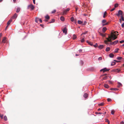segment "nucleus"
Here are the masks:
<instances>
[{
    "instance_id": "nucleus-41",
    "label": "nucleus",
    "mask_w": 124,
    "mask_h": 124,
    "mask_svg": "<svg viewBox=\"0 0 124 124\" xmlns=\"http://www.w3.org/2000/svg\"><path fill=\"white\" fill-rule=\"evenodd\" d=\"M86 23H87V22H86V21H85L84 22V23H83L82 24V25H85L86 24Z\"/></svg>"
},
{
    "instance_id": "nucleus-14",
    "label": "nucleus",
    "mask_w": 124,
    "mask_h": 124,
    "mask_svg": "<svg viewBox=\"0 0 124 124\" xmlns=\"http://www.w3.org/2000/svg\"><path fill=\"white\" fill-rule=\"evenodd\" d=\"M104 47L103 45H100L99 46H98V48L99 49H101L103 48Z\"/></svg>"
},
{
    "instance_id": "nucleus-35",
    "label": "nucleus",
    "mask_w": 124,
    "mask_h": 124,
    "mask_svg": "<svg viewBox=\"0 0 124 124\" xmlns=\"http://www.w3.org/2000/svg\"><path fill=\"white\" fill-rule=\"evenodd\" d=\"M76 38V35H75L74 34L73 35V39H75Z\"/></svg>"
},
{
    "instance_id": "nucleus-49",
    "label": "nucleus",
    "mask_w": 124,
    "mask_h": 124,
    "mask_svg": "<svg viewBox=\"0 0 124 124\" xmlns=\"http://www.w3.org/2000/svg\"><path fill=\"white\" fill-rule=\"evenodd\" d=\"M102 58L101 57H99L98 59V60L99 61L101 60H102Z\"/></svg>"
},
{
    "instance_id": "nucleus-20",
    "label": "nucleus",
    "mask_w": 124,
    "mask_h": 124,
    "mask_svg": "<svg viewBox=\"0 0 124 124\" xmlns=\"http://www.w3.org/2000/svg\"><path fill=\"white\" fill-rule=\"evenodd\" d=\"M60 19L62 21H63L64 20V17L63 16H62L60 17Z\"/></svg>"
},
{
    "instance_id": "nucleus-7",
    "label": "nucleus",
    "mask_w": 124,
    "mask_h": 124,
    "mask_svg": "<svg viewBox=\"0 0 124 124\" xmlns=\"http://www.w3.org/2000/svg\"><path fill=\"white\" fill-rule=\"evenodd\" d=\"M17 14L16 13H15L12 17V18L13 19H15L17 18Z\"/></svg>"
},
{
    "instance_id": "nucleus-33",
    "label": "nucleus",
    "mask_w": 124,
    "mask_h": 124,
    "mask_svg": "<svg viewBox=\"0 0 124 124\" xmlns=\"http://www.w3.org/2000/svg\"><path fill=\"white\" fill-rule=\"evenodd\" d=\"M104 103H101L99 104L98 105L100 106H102L103 105H104Z\"/></svg>"
},
{
    "instance_id": "nucleus-46",
    "label": "nucleus",
    "mask_w": 124,
    "mask_h": 124,
    "mask_svg": "<svg viewBox=\"0 0 124 124\" xmlns=\"http://www.w3.org/2000/svg\"><path fill=\"white\" fill-rule=\"evenodd\" d=\"M106 121L108 123V124H109V122L108 119H106Z\"/></svg>"
},
{
    "instance_id": "nucleus-50",
    "label": "nucleus",
    "mask_w": 124,
    "mask_h": 124,
    "mask_svg": "<svg viewBox=\"0 0 124 124\" xmlns=\"http://www.w3.org/2000/svg\"><path fill=\"white\" fill-rule=\"evenodd\" d=\"M96 114H102V113H100V112H95Z\"/></svg>"
},
{
    "instance_id": "nucleus-22",
    "label": "nucleus",
    "mask_w": 124,
    "mask_h": 124,
    "mask_svg": "<svg viewBox=\"0 0 124 124\" xmlns=\"http://www.w3.org/2000/svg\"><path fill=\"white\" fill-rule=\"evenodd\" d=\"M110 47H108L106 49V52H108L109 51V50H110Z\"/></svg>"
},
{
    "instance_id": "nucleus-45",
    "label": "nucleus",
    "mask_w": 124,
    "mask_h": 124,
    "mask_svg": "<svg viewBox=\"0 0 124 124\" xmlns=\"http://www.w3.org/2000/svg\"><path fill=\"white\" fill-rule=\"evenodd\" d=\"M115 112V111L114 110H112L111 111V114H114Z\"/></svg>"
},
{
    "instance_id": "nucleus-56",
    "label": "nucleus",
    "mask_w": 124,
    "mask_h": 124,
    "mask_svg": "<svg viewBox=\"0 0 124 124\" xmlns=\"http://www.w3.org/2000/svg\"><path fill=\"white\" fill-rule=\"evenodd\" d=\"M35 0H33V3L35 4Z\"/></svg>"
},
{
    "instance_id": "nucleus-21",
    "label": "nucleus",
    "mask_w": 124,
    "mask_h": 124,
    "mask_svg": "<svg viewBox=\"0 0 124 124\" xmlns=\"http://www.w3.org/2000/svg\"><path fill=\"white\" fill-rule=\"evenodd\" d=\"M45 18L47 19H49L50 18L49 16L48 15H47L45 16Z\"/></svg>"
},
{
    "instance_id": "nucleus-58",
    "label": "nucleus",
    "mask_w": 124,
    "mask_h": 124,
    "mask_svg": "<svg viewBox=\"0 0 124 124\" xmlns=\"http://www.w3.org/2000/svg\"><path fill=\"white\" fill-rule=\"evenodd\" d=\"M107 75V74H104L102 75V76H105Z\"/></svg>"
},
{
    "instance_id": "nucleus-6",
    "label": "nucleus",
    "mask_w": 124,
    "mask_h": 124,
    "mask_svg": "<svg viewBox=\"0 0 124 124\" xmlns=\"http://www.w3.org/2000/svg\"><path fill=\"white\" fill-rule=\"evenodd\" d=\"M118 42V40H117L116 41H115L113 42H111V45H115Z\"/></svg>"
},
{
    "instance_id": "nucleus-17",
    "label": "nucleus",
    "mask_w": 124,
    "mask_h": 124,
    "mask_svg": "<svg viewBox=\"0 0 124 124\" xmlns=\"http://www.w3.org/2000/svg\"><path fill=\"white\" fill-rule=\"evenodd\" d=\"M70 20L71 21L73 22L74 21V18L73 17H71L70 18ZM74 21L75 23H76V21L75 20H74Z\"/></svg>"
},
{
    "instance_id": "nucleus-43",
    "label": "nucleus",
    "mask_w": 124,
    "mask_h": 124,
    "mask_svg": "<svg viewBox=\"0 0 124 124\" xmlns=\"http://www.w3.org/2000/svg\"><path fill=\"white\" fill-rule=\"evenodd\" d=\"M85 41L84 39L83 38L82 40H81V42L82 43L83 42Z\"/></svg>"
},
{
    "instance_id": "nucleus-48",
    "label": "nucleus",
    "mask_w": 124,
    "mask_h": 124,
    "mask_svg": "<svg viewBox=\"0 0 124 124\" xmlns=\"http://www.w3.org/2000/svg\"><path fill=\"white\" fill-rule=\"evenodd\" d=\"M97 43H96V44L95 45H93V46H94L95 47H97Z\"/></svg>"
},
{
    "instance_id": "nucleus-39",
    "label": "nucleus",
    "mask_w": 124,
    "mask_h": 124,
    "mask_svg": "<svg viewBox=\"0 0 124 124\" xmlns=\"http://www.w3.org/2000/svg\"><path fill=\"white\" fill-rule=\"evenodd\" d=\"M106 22V21L105 20H103L102 21V23H105Z\"/></svg>"
},
{
    "instance_id": "nucleus-44",
    "label": "nucleus",
    "mask_w": 124,
    "mask_h": 124,
    "mask_svg": "<svg viewBox=\"0 0 124 124\" xmlns=\"http://www.w3.org/2000/svg\"><path fill=\"white\" fill-rule=\"evenodd\" d=\"M112 100L110 98H108L107 99V101L108 102H110Z\"/></svg>"
},
{
    "instance_id": "nucleus-5",
    "label": "nucleus",
    "mask_w": 124,
    "mask_h": 124,
    "mask_svg": "<svg viewBox=\"0 0 124 124\" xmlns=\"http://www.w3.org/2000/svg\"><path fill=\"white\" fill-rule=\"evenodd\" d=\"M109 69H108L106 68H105L103 69H102L100 70L101 71H103V72H104L106 71H108Z\"/></svg>"
},
{
    "instance_id": "nucleus-34",
    "label": "nucleus",
    "mask_w": 124,
    "mask_h": 124,
    "mask_svg": "<svg viewBox=\"0 0 124 124\" xmlns=\"http://www.w3.org/2000/svg\"><path fill=\"white\" fill-rule=\"evenodd\" d=\"M122 58V57H118L117 58V59L118 60H121Z\"/></svg>"
},
{
    "instance_id": "nucleus-9",
    "label": "nucleus",
    "mask_w": 124,
    "mask_h": 124,
    "mask_svg": "<svg viewBox=\"0 0 124 124\" xmlns=\"http://www.w3.org/2000/svg\"><path fill=\"white\" fill-rule=\"evenodd\" d=\"M117 83L118 84L117 85V87H119L121 86H122V85L121 83L119 82H118Z\"/></svg>"
},
{
    "instance_id": "nucleus-55",
    "label": "nucleus",
    "mask_w": 124,
    "mask_h": 124,
    "mask_svg": "<svg viewBox=\"0 0 124 124\" xmlns=\"http://www.w3.org/2000/svg\"><path fill=\"white\" fill-rule=\"evenodd\" d=\"M39 21L40 22V23H41L42 22V20L41 19H39Z\"/></svg>"
},
{
    "instance_id": "nucleus-60",
    "label": "nucleus",
    "mask_w": 124,
    "mask_h": 124,
    "mask_svg": "<svg viewBox=\"0 0 124 124\" xmlns=\"http://www.w3.org/2000/svg\"><path fill=\"white\" fill-rule=\"evenodd\" d=\"M78 8H76V11H77V10H78Z\"/></svg>"
},
{
    "instance_id": "nucleus-11",
    "label": "nucleus",
    "mask_w": 124,
    "mask_h": 124,
    "mask_svg": "<svg viewBox=\"0 0 124 124\" xmlns=\"http://www.w3.org/2000/svg\"><path fill=\"white\" fill-rule=\"evenodd\" d=\"M63 31L64 33H65V34H66L67 32V31L66 30V28H64L63 30Z\"/></svg>"
},
{
    "instance_id": "nucleus-4",
    "label": "nucleus",
    "mask_w": 124,
    "mask_h": 124,
    "mask_svg": "<svg viewBox=\"0 0 124 124\" xmlns=\"http://www.w3.org/2000/svg\"><path fill=\"white\" fill-rule=\"evenodd\" d=\"M29 8H31V9L32 10L34 8V7L32 4H31L28 6V8L29 9Z\"/></svg>"
},
{
    "instance_id": "nucleus-61",
    "label": "nucleus",
    "mask_w": 124,
    "mask_h": 124,
    "mask_svg": "<svg viewBox=\"0 0 124 124\" xmlns=\"http://www.w3.org/2000/svg\"><path fill=\"white\" fill-rule=\"evenodd\" d=\"M108 22H107L106 23H105V24H106V25H108Z\"/></svg>"
},
{
    "instance_id": "nucleus-13",
    "label": "nucleus",
    "mask_w": 124,
    "mask_h": 124,
    "mask_svg": "<svg viewBox=\"0 0 124 124\" xmlns=\"http://www.w3.org/2000/svg\"><path fill=\"white\" fill-rule=\"evenodd\" d=\"M110 90L112 91H118V89L116 88H111L110 89Z\"/></svg>"
},
{
    "instance_id": "nucleus-29",
    "label": "nucleus",
    "mask_w": 124,
    "mask_h": 124,
    "mask_svg": "<svg viewBox=\"0 0 124 124\" xmlns=\"http://www.w3.org/2000/svg\"><path fill=\"white\" fill-rule=\"evenodd\" d=\"M4 120H5L6 121L7 120V116H4Z\"/></svg>"
},
{
    "instance_id": "nucleus-51",
    "label": "nucleus",
    "mask_w": 124,
    "mask_h": 124,
    "mask_svg": "<svg viewBox=\"0 0 124 124\" xmlns=\"http://www.w3.org/2000/svg\"><path fill=\"white\" fill-rule=\"evenodd\" d=\"M119 42L120 43H122L124 42V40H122L121 41H119Z\"/></svg>"
},
{
    "instance_id": "nucleus-16",
    "label": "nucleus",
    "mask_w": 124,
    "mask_h": 124,
    "mask_svg": "<svg viewBox=\"0 0 124 124\" xmlns=\"http://www.w3.org/2000/svg\"><path fill=\"white\" fill-rule=\"evenodd\" d=\"M87 42L91 46H93V45L92 43H91V42H90L88 41H87Z\"/></svg>"
},
{
    "instance_id": "nucleus-40",
    "label": "nucleus",
    "mask_w": 124,
    "mask_h": 124,
    "mask_svg": "<svg viewBox=\"0 0 124 124\" xmlns=\"http://www.w3.org/2000/svg\"><path fill=\"white\" fill-rule=\"evenodd\" d=\"M118 6V4L117 3H116L115 4L114 6L115 8L117 7Z\"/></svg>"
},
{
    "instance_id": "nucleus-8",
    "label": "nucleus",
    "mask_w": 124,
    "mask_h": 124,
    "mask_svg": "<svg viewBox=\"0 0 124 124\" xmlns=\"http://www.w3.org/2000/svg\"><path fill=\"white\" fill-rule=\"evenodd\" d=\"M107 30V29L106 27H104L102 29V31L103 33H105L106 30Z\"/></svg>"
},
{
    "instance_id": "nucleus-64",
    "label": "nucleus",
    "mask_w": 124,
    "mask_h": 124,
    "mask_svg": "<svg viewBox=\"0 0 124 124\" xmlns=\"http://www.w3.org/2000/svg\"><path fill=\"white\" fill-rule=\"evenodd\" d=\"M44 21L45 22H47L48 20L47 19H45L44 20Z\"/></svg>"
},
{
    "instance_id": "nucleus-3",
    "label": "nucleus",
    "mask_w": 124,
    "mask_h": 124,
    "mask_svg": "<svg viewBox=\"0 0 124 124\" xmlns=\"http://www.w3.org/2000/svg\"><path fill=\"white\" fill-rule=\"evenodd\" d=\"M70 10V8H68L66 10L63 11V12H61V14L62 15H66L67 12L69 11Z\"/></svg>"
},
{
    "instance_id": "nucleus-57",
    "label": "nucleus",
    "mask_w": 124,
    "mask_h": 124,
    "mask_svg": "<svg viewBox=\"0 0 124 124\" xmlns=\"http://www.w3.org/2000/svg\"><path fill=\"white\" fill-rule=\"evenodd\" d=\"M124 122H120V124H124Z\"/></svg>"
},
{
    "instance_id": "nucleus-62",
    "label": "nucleus",
    "mask_w": 124,
    "mask_h": 124,
    "mask_svg": "<svg viewBox=\"0 0 124 124\" xmlns=\"http://www.w3.org/2000/svg\"><path fill=\"white\" fill-rule=\"evenodd\" d=\"M101 110V109L100 108L98 109V111H99L100 110Z\"/></svg>"
},
{
    "instance_id": "nucleus-59",
    "label": "nucleus",
    "mask_w": 124,
    "mask_h": 124,
    "mask_svg": "<svg viewBox=\"0 0 124 124\" xmlns=\"http://www.w3.org/2000/svg\"><path fill=\"white\" fill-rule=\"evenodd\" d=\"M119 21H120V22L121 23H122V20H121V19H120Z\"/></svg>"
},
{
    "instance_id": "nucleus-19",
    "label": "nucleus",
    "mask_w": 124,
    "mask_h": 124,
    "mask_svg": "<svg viewBox=\"0 0 124 124\" xmlns=\"http://www.w3.org/2000/svg\"><path fill=\"white\" fill-rule=\"evenodd\" d=\"M83 96L84 97L86 98L88 96V94L87 93H84Z\"/></svg>"
},
{
    "instance_id": "nucleus-18",
    "label": "nucleus",
    "mask_w": 124,
    "mask_h": 124,
    "mask_svg": "<svg viewBox=\"0 0 124 124\" xmlns=\"http://www.w3.org/2000/svg\"><path fill=\"white\" fill-rule=\"evenodd\" d=\"M109 56L111 58L113 57L114 56V55L112 53H110L109 54Z\"/></svg>"
},
{
    "instance_id": "nucleus-47",
    "label": "nucleus",
    "mask_w": 124,
    "mask_h": 124,
    "mask_svg": "<svg viewBox=\"0 0 124 124\" xmlns=\"http://www.w3.org/2000/svg\"><path fill=\"white\" fill-rule=\"evenodd\" d=\"M56 12V10H53L52 12V13H55Z\"/></svg>"
},
{
    "instance_id": "nucleus-2",
    "label": "nucleus",
    "mask_w": 124,
    "mask_h": 124,
    "mask_svg": "<svg viewBox=\"0 0 124 124\" xmlns=\"http://www.w3.org/2000/svg\"><path fill=\"white\" fill-rule=\"evenodd\" d=\"M117 16L118 17L120 15L121 16H124V14H123V12L121 10H119L117 13L116 14Z\"/></svg>"
},
{
    "instance_id": "nucleus-15",
    "label": "nucleus",
    "mask_w": 124,
    "mask_h": 124,
    "mask_svg": "<svg viewBox=\"0 0 124 124\" xmlns=\"http://www.w3.org/2000/svg\"><path fill=\"white\" fill-rule=\"evenodd\" d=\"M12 21V20L11 19H10L7 22V24L8 25H9L11 22Z\"/></svg>"
},
{
    "instance_id": "nucleus-23",
    "label": "nucleus",
    "mask_w": 124,
    "mask_h": 124,
    "mask_svg": "<svg viewBox=\"0 0 124 124\" xmlns=\"http://www.w3.org/2000/svg\"><path fill=\"white\" fill-rule=\"evenodd\" d=\"M78 23L79 24H82L83 23V22L80 20H78Z\"/></svg>"
},
{
    "instance_id": "nucleus-63",
    "label": "nucleus",
    "mask_w": 124,
    "mask_h": 124,
    "mask_svg": "<svg viewBox=\"0 0 124 124\" xmlns=\"http://www.w3.org/2000/svg\"><path fill=\"white\" fill-rule=\"evenodd\" d=\"M16 1V0H13V1L14 2H15Z\"/></svg>"
},
{
    "instance_id": "nucleus-53",
    "label": "nucleus",
    "mask_w": 124,
    "mask_h": 124,
    "mask_svg": "<svg viewBox=\"0 0 124 124\" xmlns=\"http://www.w3.org/2000/svg\"><path fill=\"white\" fill-rule=\"evenodd\" d=\"M115 8H113L112 9H111V10H110V11H113V10H115Z\"/></svg>"
},
{
    "instance_id": "nucleus-24",
    "label": "nucleus",
    "mask_w": 124,
    "mask_h": 124,
    "mask_svg": "<svg viewBox=\"0 0 124 124\" xmlns=\"http://www.w3.org/2000/svg\"><path fill=\"white\" fill-rule=\"evenodd\" d=\"M107 13L106 11H105L104 14L103 16V18H104L106 16L107 14Z\"/></svg>"
},
{
    "instance_id": "nucleus-28",
    "label": "nucleus",
    "mask_w": 124,
    "mask_h": 124,
    "mask_svg": "<svg viewBox=\"0 0 124 124\" xmlns=\"http://www.w3.org/2000/svg\"><path fill=\"white\" fill-rule=\"evenodd\" d=\"M107 82H108V83L110 84H112L113 83V82L110 80L108 81Z\"/></svg>"
},
{
    "instance_id": "nucleus-27",
    "label": "nucleus",
    "mask_w": 124,
    "mask_h": 124,
    "mask_svg": "<svg viewBox=\"0 0 124 124\" xmlns=\"http://www.w3.org/2000/svg\"><path fill=\"white\" fill-rule=\"evenodd\" d=\"M99 34L100 35L102 36L103 37H104L105 36V35L104 34H103V33H99Z\"/></svg>"
},
{
    "instance_id": "nucleus-32",
    "label": "nucleus",
    "mask_w": 124,
    "mask_h": 124,
    "mask_svg": "<svg viewBox=\"0 0 124 124\" xmlns=\"http://www.w3.org/2000/svg\"><path fill=\"white\" fill-rule=\"evenodd\" d=\"M119 50V49L118 48H116V49L115 51V53H117L118 52V51Z\"/></svg>"
},
{
    "instance_id": "nucleus-38",
    "label": "nucleus",
    "mask_w": 124,
    "mask_h": 124,
    "mask_svg": "<svg viewBox=\"0 0 124 124\" xmlns=\"http://www.w3.org/2000/svg\"><path fill=\"white\" fill-rule=\"evenodd\" d=\"M123 16H121V19L123 21H124V17Z\"/></svg>"
},
{
    "instance_id": "nucleus-30",
    "label": "nucleus",
    "mask_w": 124,
    "mask_h": 124,
    "mask_svg": "<svg viewBox=\"0 0 124 124\" xmlns=\"http://www.w3.org/2000/svg\"><path fill=\"white\" fill-rule=\"evenodd\" d=\"M54 21H55V20L54 19H52V21L51 22H49V23H53L54 22Z\"/></svg>"
},
{
    "instance_id": "nucleus-25",
    "label": "nucleus",
    "mask_w": 124,
    "mask_h": 124,
    "mask_svg": "<svg viewBox=\"0 0 124 124\" xmlns=\"http://www.w3.org/2000/svg\"><path fill=\"white\" fill-rule=\"evenodd\" d=\"M104 86L106 88H109V86L107 85L106 84H105L104 85Z\"/></svg>"
},
{
    "instance_id": "nucleus-12",
    "label": "nucleus",
    "mask_w": 124,
    "mask_h": 124,
    "mask_svg": "<svg viewBox=\"0 0 124 124\" xmlns=\"http://www.w3.org/2000/svg\"><path fill=\"white\" fill-rule=\"evenodd\" d=\"M21 10V8H20L18 7L17 8V10L16 11V12L17 13H19L20 11Z\"/></svg>"
},
{
    "instance_id": "nucleus-42",
    "label": "nucleus",
    "mask_w": 124,
    "mask_h": 124,
    "mask_svg": "<svg viewBox=\"0 0 124 124\" xmlns=\"http://www.w3.org/2000/svg\"><path fill=\"white\" fill-rule=\"evenodd\" d=\"M3 115H1V114H0V117H1V119H3Z\"/></svg>"
},
{
    "instance_id": "nucleus-1",
    "label": "nucleus",
    "mask_w": 124,
    "mask_h": 124,
    "mask_svg": "<svg viewBox=\"0 0 124 124\" xmlns=\"http://www.w3.org/2000/svg\"><path fill=\"white\" fill-rule=\"evenodd\" d=\"M116 32L117 33H118L117 31H115L114 32H112L111 33V35L110 36H109L108 38H106L107 40L104 41L105 43L106 44H108V42H111V40H114L115 39H116L117 38L116 35L114 34V33L116 34Z\"/></svg>"
},
{
    "instance_id": "nucleus-54",
    "label": "nucleus",
    "mask_w": 124,
    "mask_h": 124,
    "mask_svg": "<svg viewBox=\"0 0 124 124\" xmlns=\"http://www.w3.org/2000/svg\"><path fill=\"white\" fill-rule=\"evenodd\" d=\"M122 27L123 28L124 27V23H123L121 25Z\"/></svg>"
},
{
    "instance_id": "nucleus-31",
    "label": "nucleus",
    "mask_w": 124,
    "mask_h": 124,
    "mask_svg": "<svg viewBox=\"0 0 124 124\" xmlns=\"http://www.w3.org/2000/svg\"><path fill=\"white\" fill-rule=\"evenodd\" d=\"M107 78H108V77L107 76H106L103 77V78L102 80H105L106 79H107Z\"/></svg>"
},
{
    "instance_id": "nucleus-37",
    "label": "nucleus",
    "mask_w": 124,
    "mask_h": 124,
    "mask_svg": "<svg viewBox=\"0 0 124 124\" xmlns=\"http://www.w3.org/2000/svg\"><path fill=\"white\" fill-rule=\"evenodd\" d=\"M87 5H86L85 4V3H84L83 5H82V6L85 7H85H87Z\"/></svg>"
},
{
    "instance_id": "nucleus-52",
    "label": "nucleus",
    "mask_w": 124,
    "mask_h": 124,
    "mask_svg": "<svg viewBox=\"0 0 124 124\" xmlns=\"http://www.w3.org/2000/svg\"><path fill=\"white\" fill-rule=\"evenodd\" d=\"M79 53H81L82 52V49H80V50H79Z\"/></svg>"
},
{
    "instance_id": "nucleus-36",
    "label": "nucleus",
    "mask_w": 124,
    "mask_h": 124,
    "mask_svg": "<svg viewBox=\"0 0 124 124\" xmlns=\"http://www.w3.org/2000/svg\"><path fill=\"white\" fill-rule=\"evenodd\" d=\"M116 63L115 62H113L111 64V66L114 65Z\"/></svg>"
},
{
    "instance_id": "nucleus-10",
    "label": "nucleus",
    "mask_w": 124,
    "mask_h": 124,
    "mask_svg": "<svg viewBox=\"0 0 124 124\" xmlns=\"http://www.w3.org/2000/svg\"><path fill=\"white\" fill-rule=\"evenodd\" d=\"M6 38L5 37L3 38L2 41V43H5L6 42Z\"/></svg>"
},
{
    "instance_id": "nucleus-26",
    "label": "nucleus",
    "mask_w": 124,
    "mask_h": 124,
    "mask_svg": "<svg viewBox=\"0 0 124 124\" xmlns=\"http://www.w3.org/2000/svg\"><path fill=\"white\" fill-rule=\"evenodd\" d=\"M39 19L38 18H36L35 19V22L38 23V21H39Z\"/></svg>"
}]
</instances>
